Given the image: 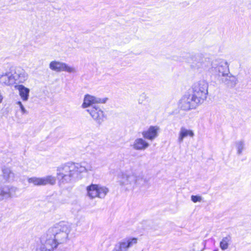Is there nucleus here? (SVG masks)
<instances>
[{
  "label": "nucleus",
  "mask_w": 251,
  "mask_h": 251,
  "mask_svg": "<svg viewBox=\"0 0 251 251\" xmlns=\"http://www.w3.org/2000/svg\"><path fill=\"white\" fill-rule=\"evenodd\" d=\"M199 103L191 95L184 96L179 100V107L184 111H188L196 108Z\"/></svg>",
  "instance_id": "obj_7"
},
{
  "label": "nucleus",
  "mask_w": 251,
  "mask_h": 251,
  "mask_svg": "<svg viewBox=\"0 0 251 251\" xmlns=\"http://www.w3.org/2000/svg\"><path fill=\"white\" fill-rule=\"evenodd\" d=\"M139 103H142V101H141V100L140 99L139 100Z\"/></svg>",
  "instance_id": "obj_29"
},
{
  "label": "nucleus",
  "mask_w": 251,
  "mask_h": 251,
  "mask_svg": "<svg viewBox=\"0 0 251 251\" xmlns=\"http://www.w3.org/2000/svg\"><path fill=\"white\" fill-rule=\"evenodd\" d=\"M87 196L91 199L98 198L104 199L109 192V189L106 186L100 184H94L88 186L86 188Z\"/></svg>",
  "instance_id": "obj_6"
},
{
  "label": "nucleus",
  "mask_w": 251,
  "mask_h": 251,
  "mask_svg": "<svg viewBox=\"0 0 251 251\" xmlns=\"http://www.w3.org/2000/svg\"><path fill=\"white\" fill-rule=\"evenodd\" d=\"M3 177L5 180L10 181L13 180L14 178V174L12 172L10 168H3L2 169Z\"/></svg>",
  "instance_id": "obj_21"
},
{
  "label": "nucleus",
  "mask_w": 251,
  "mask_h": 251,
  "mask_svg": "<svg viewBox=\"0 0 251 251\" xmlns=\"http://www.w3.org/2000/svg\"><path fill=\"white\" fill-rule=\"evenodd\" d=\"M17 191V188L13 186L7 185L0 187V201L15 197Z\"/></svg>",
  "instance_id": "obj_14"
},
{
  "label": "nucleus",
  "mask_w": 251,
  "mask_h": 251,
  "mask_svg": "<svg viewBox=\"0 0 251 251\" xmlns=\"http://www.w3.org/2000/svg\"><path fill=\"white\" fill-rule=\"evenodd\" d=\"M208 84L204 80L200 81L194 84L193 94H191L201 104L207 99Z\"/></svg>",
  "instance_id": "obj_4"
},
{
  "label": "nucleus",
  "mask_w": 251,
  "mask_h": 251,
  "mask_svg": "<svg viewBox=\"0 0 251 251\" xmlns=\"http://www.w3.org/2000/svg\"><path fill=\"white\" fill-rule=\"evenodd\" d=\"M145 139L142 138H136L132 145L133 149L138 151H144L149 148L150 144Z\"/></svg>",
  "instance_id": "obj_17"
},
{
  "label": "nucleus",
  "mask_w": 251,
  "mask_h": 251,
  "mask_svg": "<svg viewBox=\"0 0 251 251\" xmlns=\"http://www.w3.org/2000/svg\"><path fill=\"white\" fill-rule=\"evenodd\" d=\"M142 178L141 176L134 173H122L119 176V182L121 185H129V188H133L135 186L140 184Z\"/></svg>",
  "instance_id": "obj_5"
},
{
  "label": "nucleus",
  "mask_w": 251,
  "mask_h": 251,
  "mask_svg": "<svg viewBox=\"0 0 251 251\" xmlns=\"http://www.w3.org/2000/svg\"><path fill=\"white\" fill-rule=\"evenodd\" d=\"M12 77L14 78V83L16 81L19 83H24L28 78V75L25 70L20 67L11 66L10 67Z\"/></svg>",
  "instance_id": "obj_11"
},
{
  "label": "nucleus",
  "mask_w": 251,
  "mask_h": 251,
  "mask_svg": "<svg viewBox=\"0 0 251 251\" xmlns=\"http://www.w3.org/2000/svg\"><path fill=\"white\" fill-rule=\"evenodd\" d=\"M0 83L5 85H10L14 83V78L12 77L11 70L0 75Z\"/></svg>",
  "instance_id": "obj_18"
},
{
  "label": "nucleus",
  "mask_w": 251,
  "mask_h": 251,
  "mask_svg": "<svg viewBox=\"0 0 251 251\" xmlns=\"http://www.w3.org/2000/svg\"><path fill=\"white\" fill-rule=\"evenodd\" d=\"M56 178L59 185L71 183L78 175L77 164L72 162L63 164L57 167Z\"/></svg>",
  "instance_id": "obj_3"
},
{
  "label": "nucleus",
  "mask_w": 251,
  "mask_h": 251,
  "mask_svg": "<svg viewBox=\"0 0 251 251\" xmlns=\"http://www.w3.org/2000/svg\"><path fill=\"white\" fill-rule=\"evenodd\" d=\"M212 72L215 71V73L219 76H226L229 73L228 65L227 62L221 61L215 68H212Z\"/></svg>",
  "instance_id": "obj_15"
},
{
  "label": "nucleus",
  "mask_w": 251,
  "mask_h": 251,
  "mask_svg": "<svg viewBox=\"0 0 251 251\" xmlns=\"http://www.w3.org/2000/svg\"><path fill=\"white\" fill-rule=\"evenodd\" d=\"M230 241V236H227L224 237L220 243V247L221 250L223 251L227 250L228 248Z\"/></svg>",
  "instance_id": "obj_22"
},
{
  "label": "nucleus",
  "mask_w": 251,
  "mask_h": 251,
  "mask_svg": "<svg viewBox=\"0 0 251 251\" xmlns=\"http://www.w3.org/2000/svg\"><path fill=\"white\" fill-rule=\"evenodd\" d=\"M191 66L196 69H207L210 65L209 60L200 54L192 56L188 61Z\"/></svg>",
  "instance_id": "obj_8"
},
{
  "label": "nucleus",
  "mask_w": 251,
  "mask_h": 251,
  "mask_svg": "<svg viewBox=\"0 0 251 251\" xmlns=\"http://www.w3.org/2000/svg\"><path fill=\"white\" fill-rule=\"evenodd\" d=\"M244 142L242 140L238 141L235 143V146L238 154H241L244 148Z\"/></svg>",
  "instance_id": "obj_24"
},
{
  "label": "nucleus",
  "mask_w": 251,
  "mask_h": 251,
  "mask_svg": "<svg viewBox=\"0 0 251 251\" xmlns=\"http://www.w3.org/2000/svg\"><path fill=\"white\" fill-rule=\"evenodd\" d=\"M17 104H18L21 108V110L23 114L26 113L27 111L24 107V105L22 103V102L20 101H18L17 102Z\"/></svg>",
  "instance_id": "obj_26"
},
{
  "label": "nucleus",
  "mask_w": 251,
  "mask_h": 251,
  "mask_svg": "<svg viewBox=\"0 0 251 251\" xmlns=\"http://www.w3.org/2000/svg\"><path fill=\"white\" fill-rule=\"evenodd\" d=\"M108 100L107 98H99L89 95H86L84 99L82 106L87 107V111L92 118L99 124H101L104 120L105 116L103 111L97 103H105Z\"/></svg>",
  "instance_id": "obj_2"
},
{
  "label": "nucleus",
  "mask_w": 251,
  "mask_h": 251,
  "mask_svg": "<svg viewBox=\"0 0 251 251\" xmlns=\"http://www.w3.org/2000/svg\"><path fill=\"white\" fill-rule=\"evenodd\" d=\"M15 88L18 90L19 95L24 101H26L28 99L29 89L25 87L23 85H18L15 86Z\"/></svg>",
  "instance_id": "obj_19"
},
{
  "label": "nucleus",
  "mask_w": 251,
  "mask_h": 251,
  "mask_svg": "<svg viewBox=\"0 0 251 251\" xmlns=\"http://www.w3.org/2000/svg\"><path fill=\"white\" fill-rule=\"evenodd\" d=\"M214 251H218V250H215Z\"/></svg>",
  "instance_id": "obj_30"
},
{
  "label": "nucleus",
  "mask_w": 251,
  "mask_h": 251,
  "mask_svg": "<svg viewBox=\"0 0 251 251\" xmlns=\"http://www.w3.org/2000/svg\"><path fill=\"white\" fill-rule=\"evenodd\" d=\"M92 170V167L87 163L81 162L79 165V173L87 172Z\"/></svg>",
  "instance_id": "obj_23"
},
{
  "label": "nucleus",
  "mask_w": 251,
  "mask_h": 251,
  "mask_svg": "<svg viewBox=\"0 0 251 251\" xmlns=\"http://www.w3.org/2000/svg\"><path fill=\"white\" fill-rule=\"evenodd\" d=\"M137 238H126L119 242L112 251H128V249L137 243Z\"/></svg>",
  "instance_id": "obj_10"
},
{
  "label": "nucleus",
  "mask_w": 251,
  "mask_h": 251,
  "mask_svg": "<svg viewBox=\"0 0 251 251\" xmlns=\"http://www.w3.org/2000/svg\"><path fill=\"white\" fill-rule=\"evenodd\" d=\"M191 200L195 203L197 202H201L202 200V198L201 196H194L192 195L191 197Z\"/></svg>",
  "instance_id": "obj_25"
},
{
  "label": "nucleus",
  "mask_w": 251,
  "mask_h": 251,
  "mask_svg": "<svg viewBox=\"0 0 251 251\" xmlns=\"http://www.w3.org/2000/svg\"><path fill=\"white\" fill-rule=\"evenodd\" d=\"M28 182L35 186H44L48 184L53 185L56 183V178L52 176L43 177H32L28 179Z\"/></svg>",
  "instance_id": "obj_9"
},
{
  "label": "nucleus",
  "mask_w": 251,
  "mask_h": 251,
  "mask_svg": "<svg viewBox=\"0 0 251 251\" xmlns=\"http://www.w3.org/2000/svg\"><path fill=\"white\" fill-rule=\"evenodd\" d=\"M195 135L193 130L186 128L185 126H181L178 134L177 142L179 144L182 143L184 139L188 137L193 138Z\"/></svg>",
  "instance_id": "obj_16"
},
{
  "label": "nucleus",
  "mask_w": 251,
  "mask_h": 251,
  "mask_svg": "<svg viewBox=\"0 0 251 251\" xmlns=\"http://www.w3.org/2000/svg\"><path fill=\"white\" fill-rule=\"evenodd\" d=\"M49 67L51 70L58 72L65 71L68 73H73L75 71L74 68L68 66L65 63L59 61H52L50 62Z\"/></svg>",
  "instance_id": "obj_13"
},
{
  "label": "nucleus",
  "mask_w": 251,
  "mask_h": 251,
  "mask_svg": "<svg viewBox=\"0 0 251 251\" xmlns=\"http://www.w3.org/2000/svg\"><path fill=\"white\" fill-rule=\"evenodd\" d=\"M37 251H53L47 247L41 245L40 249L37 250Z\"/></svg>",
  "instance_id": "obj_27"
},
{
  "label": "nucleus",
  "mask_w": 251,
  "mask_h": 251,
  "mask_svg": "<svg viewBox=\"0 0 251 251\" xmlns=\"http://www.w3.org/2000/svg\"><path fill=\"white\" fill-rule=\"evenodd\" d=\"M140 97H142V98H145L146 96H145V95H141V96H140Z\"/></svg>",
  "instance_id": "obj_28"
},
{
  "label": "nucleus",
  "mask_w": 251,
  "mask_h": 251,
  "mask_svg": "<svg viewBox=\"0 0 251 251\" xmlns=\"http://www.w3.org/2000/svg\"><path fill=\"white\" fill-rule=\"evenodd\" d=\"M223 77L224 78H222V81L228 86H235L237 83V79L236 77L232 75L231 74H229V73L226 75V76Z\"/></svg>",
  "instance_id": "obj_20"
},
{
  "label": "nucleus",
  "mask_w": 251,
  "mask_h": 251,
  "mask_svg": "<svg viewBox=\"0 0 251 251\" xmlns=\"http://www.w3.org/2000/svg\"><path fill=\"white\" fill-rule=\"evenodd\" d=\"M70 232V226L65 222L56 224L48 229L46 235L41 237V245L53 251L58 245L67 242Z\"/></svg>",
  "instance_id": "obj_1"
},
{
  "label": "nucleus",
  "mask_w": 251,
  "mask_h": 251,
  "mask_svg": "<svg viewBox=\"0 0 251 251\" xmlns=\"http://www.w3.org/2000/svg\"><path fill=\"white\" fill-rule=\"evenodd\" d=\"M160 128L157 126H151L147 129L142 131V135L144 139L152 141L159 135Z\"/></svg>",
  "instance_id": "obj_12"
}]
</instances>
